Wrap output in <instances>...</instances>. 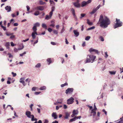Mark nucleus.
<instances>
[{"label":"nucleus","mask_w":123,"mask_h":123,"mask_svg":"<svg viewBox=\"0 0 123 123\" xmlns=\"http://www.w3.org/2000/svg\"><path fill=\"white\" fill-rule=\"evenodd\" d=\"M110 21L107 17H104L102 15L100 16L98 24H100V26L105 28H107L110 24Z\"/></svg>","instance_id":"obj_1"},{"label":"nucleus","mask_w":123,"mask_h":123,"mask_svg":"<svg viewBox=\"0 0 123 123\" xmlns=\"http://www.w3.org/2000/svg\"><path fill=\"white\" fill-rule=\"evenodd\" d=\"M96 58L95 56L92 55H87L86 58L85 62V63L91 62H93Z\"/></svg>","instance_id":"obj_2"},{"label":"nucleus","mask_w":123,"mask_h":123,"mask_svg":"<svg viewBox=\"0 0 123 123\" xmlns=\"http://www.w3.org/2000/svg\"><path fill=\"white\" fill-rule=\"evenodd\" d=\"M116 23L114 26V29L118 27L121 26L122 25V22L120 21V19L116 18Z\"/></svg>","instance_id":"obj_3"},{"label":"nucleus","mask_w":123,"mask_h":123,"mask_svg":"<svg viewBox=\"0 0 123 123\" xmlns=\"http://www.w3.org/2000/svg\"><path fill=\"white\" fill-rule=\"evenodd\" d=\"M74 90L73 88H69L66 90L65 93L67 94L68 93L72 94Z\"/></svg>","instance_id":"obj_4"},{"label":"nucleus","mask_w":123,"mask_h":123,"mask_svg":"<svg viewBox=\"0 0 123 123\" xmlns=\"http://www.w3.org/2000/svg\"><path fill=\"white\" fill-rule=\"evenodd\" d=\"M74 98L73 97H71L67 100V103L68 105L72 104L74 102Z\"/></svg>","instance_id":"obj_5"},{"label":"nucleus","mask_w":123,"mask_h":123,"mask_svg":"<svg viewBox=\"0 0 123 123\" xmlns=\"http://www.w3.org/2000/svg\"><path fill=\"white\" fill-rule=\"evenodd\" d=\"M65 115L63 116V117L64 119H67L70 116V114L69 113L66 112H65Z\"/></svg>","instance_id":"obj_6"},{"label":"nucleus","mask_w":123,"mask_h":123,"mask_svg":"<svg viewBox=\"0 0 123 123\" xmlns=\"http://www.w3.org/2000/svg\"><path fill=\"white\" fill-rule=\"evenodd\" d=\"M35 9V10L42 11L44 10V7L43 6H38L36 7Z\"/></svg>","instance_id":"obj_7"},{"label":"nucleus","mask_w":123,"mask_h":123,"mask_svg":"<svg viewBox=\"0 0 123 123\" xmlns=\"http://www.w3.org/2000/svg\"><path fill=\"white\" fill-rule=\"evenodd\" d=\"M79 2V1H77V2L74 3L73 4L76 7L79 8L80 7V5Z\"/></svg>","instance_id":"obj_8"},{"label":"nucleus","mask_w":123,"mask_h":123,"mask_svg":"<svg viewBox=\"0 0 123 123\" xmlns=\"http://www.w3.org/2000/svg\"><path fill=\"white\" fill-rule=\"evenodd\" d=\"M40 24L38 22H36L34 25V26L32 27V29H37V27H39L40 26Z\"/></svg>","instance_id":"obj_9"},{"label":"nucleus","mask_w":123,"mask_h":123,"mask_svg":"<svg viewBox=\"0 0 123 123\" xmlns=\"http://www.w3.org/2000/svg\"><path fill=\"white\" fill-rule=\"evenodd\" d=\"M25 80V77H22L20 78L19 81L20 82L22 83L24 86H25L26 84L24 81Z\"/></svg>","instance_id":"obj_10"},{"label":"nucleus","mask_w":123,"mask_h":123,"mask_svg":"<svg viewBox=\"0 0 123 123\" xmlns=\"http://www.w3.org/2000/svg\"><path fill=\"white\" fill-rule=\"evenodd\" d=\"M31 112L29 111H27L25 112V115L27 116V117L29 118H31Z\"/></svg>","instance_id":"obj_11"},{"label":"nucleus","mask_w":123,"mask_h":123,"mask_svg":"<svg viewBox=\"0 0 123 123\" xmlns=\"http://www.w3.org/2000/svg\"><path fill=\"white\" fill-rule=\"evenodd\" d=\"M89 51L90 52H94L98 54L99 53V52L98 50L93 49L92 48H91L89 50Z\"/></svg>","instance_id":"obj_12"},{"label":"nucleus","mask_w":123,"mask_h":123,"mask_svg":"<svg viewBox=\"0 0 123 123\" xmlns=\"http://www.w3.org/2000/svg\"><path fill=\"white\" fill-rule=\"evenodd\" d=\"M52 117H53L54 119H56L58 117V116L56 112H53L52 114Z\"/></svg>","instance_id":"obj_13"},{"label":"nucleus","mask_w":123,"mask_h":123,"mask_svg":"<svg viewBox=\"0 0 123 123\" xmlns=\"http://www.w3.org/2000/svg\"><path fill=\"white\" fill-rule=\"evenodd\" d=\"M52 15H50V14L49 13V15H47L46 16V17L45 18V19L46 20H48L50 19L52 16Z\"/></svg>","instance_id":"obj_14"},{"label":"nucleus","mask_w":123,"mask_h":123,"mask_svg":"<svg viewBox=\"0 0 123 123\" xmlns=\"http://www.w3.org/2000/svg\"><path fill=\"white\" fill-rule=\"evenodd\" d=\"M71 11L72 12V13L74 17L76 16L75 13V11L74 9L73 8H71Z\"/></svg>","instance_id":"obj_15"},{"label":"nucleus","mask_w":123,"mask_h":123,"mask_svg":"<svg viewBox=\"0 0 123 123\" xmlns=\"http://www.w3.org/2000/svg\"><path fill=\"white\" fill-rule=\"evenodd\" d=\"M71 11L72 12V13L74 17L76 16L75 13V11L74 9L73 8H71Z\"/></svg>","instance_id":"obj_16"},{"label":"nucleus","mask_w":123,"mask_h":123,"mask_svg":"<svg viewBox=\"0 0 123 123\" xmlns=\"http://www.w3.org/2000/svg\"><path fill=\"white\" fill-rule=\"evenodd\" d=\"M5 9L7 11V12H9L11 11V7L10 6H7L5 7Z\"/></svg>","instance_id":"obj_17"},{"label":"nucleus","mask_w":123,"mask_h":123,"mask_svg":"<svg viewBox=\"0 0 123 123\" xmlns=\"http://www.w3.org/2000/svg\"><path fill=\"white\" fill-rule=\"evenodd\" d=\"M87 4L86 1H84L81 3V6L83 7L86 6Z\"/></svg>","instance_id":"obj_18"},{"label":"nucleus","mask_w":123,"mask_h":123,"mask_svg":"<svg viewBox=\"0 0 123 123\" xmlns=\"http://www.w3.org/2000/svg\"><path fill=\"white\" fill-rule=\"evenodd\" d=\"M73 32L76 37H77L79 36V32H78L77 30H74Z\"/></svg>","instance_id":"obj_19"},{"label":"nucleus","mask_w":123,"mask_h":123,"mask_svg":"<svg viewBox=\"0 0 123 123\" xmlns=\"http://www.w3.org/2000/svg\"><path fill=\"white\" fill-rule=\"evenodd\" d=\"M21 47L18 48V49L16 48V52L18 51V50H19L22 49L24 48V46L23 44L21 45Z\"/></svg>","instance_id":"obj_20"},{"label":"nucleus","mask_w":123,"mask_h":123,"mask_svg":"<svg viewBox=\"0 0 123 123\" xmlns=\"http://www.w3.org/2000/svg\"><path fill=\"white\" fill-rule=\"evenodd\" d=\"M63 100V98L58 99L57 100V102L60 104H62V101Z\"/></svg>","instance_id":"obj_21"},{"label":"nucleus","mask_w":123,"mask_h":123,"mask_svg":"<svg viewBox=\"0 0 123 123\" xmlns=\"http://www.w3.org/2000/svg\"><path fill=\"white\" fill-rule=\"evenodd\" d=\"M10 45V43L9 42H7L5 44V46L7 49L9 48V46Z\"/></svg>","instance_id":"obj_22"},{"label":"nucleus","mask_w":123,"mask_h":123,"mask_svg":"<svg viewBox=\"0 0 123 123\" xmlns=\"http://www.w3.org/2000/svg\"><path fill=\"white\" fill-rule=\"evenodd\" d=\"M55 7L54 6H53L51 7V11L49 12V13L50 14V15H53V12L54 11Z\"/></svg>","instance_id":"obj_23"},{"label":"nucleus","mask_w":123,"mask_h":123,"mask_svg":"<svg viewBox=\"0 0 123 123\" xmlns=\"http://www.w3.org/2000/svg\"><path fill=\"white\" fill-rule=\"evenodd\" d=\"M91 113H93V116H95L96 114V112L95 110L93 109H92L91 110Z\"/></svg>","instance_id":"obj_24"},{"label":"nucleus","mask_w":123,"mask_h":123,"mask_svg":"<svg viewBox=\"0 0 123 123\" xmlns=\"http://www.w3.org/2000/svg\"><path fill=\"white\" fill-rule=\"evenodd\" d=\"M87 23L90 25H93V23L92 22H90L88 19H87Z\"/></svg>","instance_id":"obj_25"},{"label":"nucleus","mask_w":123,"mask_h":123,"mask_svg":"<svg viewBox=\"0 0 123 123\" xmlns=\"http://www.w3.org/2000/svg\"><path fill=\"white\" fill-rule=\"evenodd\" d=\"M77 117H74L73 118L70 119L69 121V122H73L75 121L76 119V118Z\"/></svg>","instance_id":"obj_26"},{"label":"nucleus","mask_w":123,"mask_h":123,"mask_svg":"<svg viewBox=\"0 0 123 123\" xmlns=\"http://www.w3.org/2000/svg\"><path fill=\"white\" fill-rule=\"evenodd\" d=\"M47 61L48 62V64L49 65L52 62V61L51 60V58H48L47 60Z\"/></svg>","instance_id":"obj_27"},{"label":"nucleus","mask_w":123,"mask_h":123,"mask_svg":"<svg viewBox=\"0 0 123 123\" xmlns=\"http://www.w3.org/2000/svg\"><path fill=\"white\" fill-rule=\"evenodd\" d=\"M46 89V87L45 86H43L40 88L39 89L41 90H43Z\"/></svg>","instance_id":"obj_28"},{"label":"nucleus","mask_w":123,"mask_h":123,"mask_svg":"<svg viewBox=\"0 0 123 123\" xmlns=\"http://www.w3.org/2000/svg\"><path fill=\"white\" fill-rule=\"evenodd\" d=\"M97 11L96 9L95 8L94 9H93L92 11L90 12V14H93L95 12Z\"/></svg>","instance_id":"obj_29"},{"label":"nucleus","mask_w":123,"mask_h":123,"mask_svg":"<svg viewBox=\"0 0 123 123\" xmlns=\"http://www.w3.org/2000/svg\"><path fill=\"white\" fill-rule=\"evenodd\" d=\"M39 3L40 5H43L46 4V3L43 2L42 0H40L39 1Z\"/></svg>","instance_id":"obj_30"},{"label":"nucleus","mask_w":123,"mask_h":123,"mask_svg":"<svg viewBox=\"0 0 123 123\" xmlns=\"http://www.w3.org/2000/svg\"><path fill=\"white\" fill-rule=\"evenodd\" d=\"M42 27L43 28H45V29H47V26H46V24H45L44 23H43L42 24Z\"/></svg>","instance_id":"obj_31"},{"label":"nucleus","mask_w":123,"mask_h":123,"mask_svg":"<svg viewBox=\"0 0 123 123\" xmlns=\"http://www.w3.org/2000/svg\"><path fill=\"white\" fill-rule=\"evenodd\" d=\"M31 36H32V38L33 39H35L36 37V36L35 35V34L33 32L32 33Z\"/></svg>","instance_id":"obj_32"},{"label":"nucleus","mask_w":123,"mask_h":123,"mask_svg":"<svg viewBox=\"0 0 123 123\" xmlns=\"http://www.w3.org/2000/svg\"><path fill=\"white\" fill-rule=\"evenodd\" d=\"M39 14V12L38 11H36L34 13V14L36 16L38 15Z\"/></svg>","instance_id":"obj_33"},{"label":"nucleus","mask_w":123,"mask_h":123,"mask_svg":"<svg viewBox=\"0 0 123 123\" xmlns=\"http://www.w3.org/2000/svg\"><path fill=\"white\" fill-rule=\"evenodd\" d=\"M41 66V64L40 63H38L35 66V67L37 68H39Z\"/></svg>","instance_id":"obj_34"},{"label":"nucleus","mask_w":123,"mask_h":123,"mask_svg":"<svg viewBox=\"0 0 123 123\" xmlns=\"http://www.w3.org/2000/svg\"><path fill=\"white\" fill-rule=\"evenodd\" d=\"M109 73L111 75H114L116 73V71H109Z\"/></svg>","instance_id":"obj_35"},{"label":"nucleus","mask_w":123,"mask_h":123,"mask_svg":"<svg viewBox=\"0 0 123 123\" xmlns=\"http://www.w3.org/2000/svg\"><path fill=\"white\" fill-rule=\"evenodd\" d=\"M68 85V83H66L64 84H62L61 85V87H63L66 86H67Z\"/></svg>","instance_id":"obj_36"},{"label":"nucleus","mask_w":123,"mask_h":123,"mask_svg":"<svg viewBox=\"0 0 123 123\" xmlns=\"http://www.w3.org/2000/svg\"><path fill=\"white\" fill-rule=\"evenodd\" d=\"M95 28V27L94 26H92L91 27H90L87 29V30H92L94 29Z\"/></svg>","instance_id":"obj_37"},{"label":"nucleus","mask_w":123,"mask_h":123,"mask_svg":"<svg viewBox=\"0 0 123 123\" xmlns=\"http://www.w3.org/2000/svg\"><path fill=\"white\" fill-rule=\"evenodd\" d=\"M6 34L7 36H9L10 35H12L13 34V33H8L7 32H6Z\"/></svg>","instance_id":"obj_38"},{"label":"nucleus","mask_w":123,"mask_h":123,"mask_svg":"<svg viewBox=\"0 0 123 123\" xmlns=\"http://www.w3.org/2000/svg\"><path fill=\"white\" fill-rule=\"evenodd\" d=\"M73 111V114L71 115V117H74L75 115H76L77 114V113H76L74 112V111Z\"/></svg>","instance_id":"obj_39"},{"label":"nucleus","mask_w":123,"mask_h":123,"mask_svg":"<svg viewBox=\"0 0 123 123\" xmlns=\"http://www.w3.org/2000/svg\"><path fill=\"white\" fill-rule=\"evenodd\" d=\"M86 14L85 13H81L80 14L81 16L80 17V18H82L83 17H84V16Z\"/></svg>","instance_id":"obj_40"},{"label":"nucleus","mask_w":123,"mask_h":123,"mask_svg":"<svg viewBox=\"0 0 123 123\" xmlns=\"http://www.w3.org/2000/svg\"><path fill=\"white\" fill-rule=\"evenodd\" d=\"M53 32L54 33V34H58V32L57 31V30H53Z\"/></svg>","instance_id":"obj_41"},{"label":"nucleus","mask_w":123,"mask_h":123,"mask_svg":"<svg viewBox=\"0 0 123 123\" xmlns=\"http://www.w3.org/2000/svg\"><path fill=\"white\" fill-rule=\"evenodd\" d=\"M32 30L33 31V32L34 33V34L36 35H38V34H37L36 31H37V29H32Z\"/></svg>","instance_id":"obj_42"},{"label":"nucleus","mask_w":123,"mask_h":123,"mask_svg":"<svg viewBox=\"0 0 123 123\" xmlns=\"http://www.w3.org/2000/svg\"><path fill=\"white\" fill-rule=\"evenodd\" d=\"M91 37L90 36H87L85 38V40L86 41H88L89 40Z\"/></svg>","instance_id":"obj_43"},{"label":"nucleus","mask_w":123,"mask_h":123,"mask_svg":"<svg viewBox=\"0 0 123 123\" xmlns=\"http://www.w3.org/2000/svg\"><path fill=\"white\" fill-rule=\"evenodd\" d=\"M50 3L51 4H53L54 5L55 4V3L52 0H50L49 1Z\"/></svg>","instance_id":"obj_44"},{"label":"nucleus","mask_w":123,"mask_h":123,"mask_svg":"<svg viewBox=\"0 0 123 123\" xmlns=\"http://www.w3.org/2000/svg\"><path fill=\"white\" fill-rule=\"evenodd\" d=\"M99 38L101 41H104V38L102 36H100Z\"/></svg>","instance_id":"obj_45"},{"label":"nucleus","mask_w":123,"mask_h":123,"mask_svg":"<svg viewBox=\"0 0 123 123\" xmlns=\"http://www.w3.org/2000/svg\"><path fill=\"white\" fill-rule=\"evenodd\" d=\"M37 88L35 87H33L32 88L31 90L33 91H35Z\"/></svg>","instance_id":"obj_46"},{"label":"nucleus","mask_w":123,"mask_h":123,"mask_svg":"<svg viewBox=\"0 0 123 123\" xmlns=\"http://www.w3.org/2000/svg\"><path fill=\"white\" fill-rule=\"evenodd\" d=\"M38 39L36 40L35 42H34V43H32L33 45L34 46H35V44L37 43L38 42Z\"/></svg>","instance_id":"obj_47"},{"label":"nucleus","mask_w":123,"mask_h":123,"mask_svg":"<svg viewBox=\"0 0 123 123\" xmlns=\"http://www.w3.org/2000/svg\"><path fill=\"white\" fill-rule=\"evenodd\" d=\"M7 55H9V57L10 58H12V55L10 53H7Z\"/></svg>","instance_id":"obj_48"},{"label":"nucleus","mask_w":123,"mask_h":123,"mask_svg":"<svg viewBox=\"0 0 123 123\" xmlns=\"http://www.w3.org/2000/svg\"><path fill=\"white\" fill-rule=\"evenodd\" d=\"M26 52L25 51L24 52V53L22 54H20V56H22L23 55L26 54Z\"/></svg>","instance_id":"obj_49"},{"label":"nucleus","mask_w":123,"mask_h":123,"mask_svg":"<svg viewBox=\"0 0 123 123\" xmlns=\"http://www.w3.org/2000/svg\"><path fill=\"white\" fill-rule=\"evenodd\" d=\"M1 26L3 29L4 31H5L6 30V27L3 26L2 25H1Z\"/></svg>","instance_id":"obj_50"},{"label":"nucleus","mask_w":123,"mask_h":123,"mask_svg":"<svg viewBox=\"0 0 123 123\" xmlns=\"http://www.w3.org/2000/svg\"><path fill=\"white\" fill-rule=\"evenodd\" d=\"M64 26H63L62 28V29L61 30V31L60 32L61 33H63L64 31Z\"/></svg>","instance_id":"obj_51"},{"label":"nucleus","mask_w":123,"mask_h":123,"mask_svg":"<svg viewBox=\"0 0 123 123\" xmlns=\"http://www.w3.org/2000/svg\"><path fill=\"white\" fill-rule=\"evenodd\" d=\"M48 30L49 32H51L52 31V29L49 28L48 29Z\"/></svg>","instance_id":"obj_52"},{"label":"nucleus","mask_w":123,"mask_h":123,"mask_svg":"<svg viewBox=\"0 0 123 123\" xmlns=\"http://www.w3.org/2000/svg\"><path fill=\"white\" fill-rule=\"evenodd\" d=\"M105 58H107L108 56V55L107 54V52H105Z\"/></svg>","instance_id":"obj_53"},{"label":"nucleus","mask_w":123,"mask_h":123,"mask_svg":"<svg viewBox=\"0 0 123 123\" xmlns=\"http://www.w3.org/2000/svg\"><path fill=\"white\" fill-rule=\"evenodd\" d=\"M49 122V120L47 119H45L44 120L43 123H48Z\"/></svg>","instance_id":"obj_54"},{"label":"nucleus","mask_w":123,"mask_h":123,"mask_svg":"<svg viewBox=\"0 0 123 123\" xmlns=\"http://www.w3.org/2000/svg\"><path fill=\"white\" fill-rule=\"evenodd\" d=\"M41 92H35L34 93V94L36 95H37L39 94Z\"/></svg>","instance_id":"obj_55"},{"label":"nucleus","mask_w":123,"mask_h":123,"mask_svg":"<svg viewBox=\"0 0 123 123\" xmlns=\"http://www.w3.org/2000/svg\"><path fill=\"white\" fill-rule=\"evenodd\" d=\"M87 4L90 3L92 2V0H88L87 1H86Z\"/></svg>","instance_id":"obj_56"},{"label":"nucleus","mask_w":123,"mask_h":123,"mask_svg":"<svg viewBox=\"0 0 123 123\" xmlns=\"http://www.w3.org/2000/svg\"><path fill=\"white\" fill-rule=\"evenodd\" d=\"M101 6V5H99L96 8H95L96 9L97 11L99 8H100Z\"/></svg>","instance_id":"obj_57"},{"label":"nucleus","mask_w":123,"mask_h":123,"mask_svg":"<svg viewBox=\"0 0 123 123\" xmlns=\"http://www.w3.org/2000/svg\"><path fill=\"white\" fill-rule=\"evenodd\" d=\"M65 42L66 44H68L69 43V42H68L67 38H65Z\"/></svg>","instance_id":"obj_58"},{"label":"nucleus","mask_w":123,"mask_h":123,"mask_svg":"<svg viewBox=\"0 0 123 123\" xmlns=\"http://www.w3.org/2000/svg\"><path fill=\"white\" fill-rule=\"evenodd\" d=\"M63 108L64 109H66L67 108V106L66 105H63Z\"/></svg>","instance_id":"obj_59"},{"label":"nucleus","mask_w":123,"mask_h":123,"mask_svg":"<svg viewBox=\"0 0 123 123\" xmlns=\"http://www.w3.org/2000/svg\"><path fill=\"white\" fill-rule=\"evenodd\" d=\"M26 7L27 9V11H28L30 9V7L29 6H26Z\"/></svg>","instance_id":"obj_60"},{"label":"nucleus","mask_w":123,"mask_h":123,"mask_svg":"<svg viewBox=\"0 0 123 123\" xmlns=\"http://www.w3.org/2000/svg\"><path fill=\"white\" fill-rule=\"evenodd\" d=\"M51 44L52 45H56V43L55 42H51Z\"/></svg>","instance_id":"obj_61"},{"label":"nucleus","mask_w":123,"mask_h":123,"mask_svg":"<svg viewBox=\"0 0 123 123\" xmlns=\"http://www.w3.org/2000/svg\"><path fill=\"white\" fill-rule=\"evenodd\" d=\"M11 36L10 37V38L11 39H12L13 38H14L15 37V36L14 35H11Z\"/></svg>","instance_id":"obj_62"},{"label":"nucleus","mask_w":123,"mask_h":123,"mask_svg":"<svg viewBox=\"0 0 123 123\" xmlns=\"http://www.w3.org/2000/svg\"><path fill=\"white\" fill-rule=\"evenodd\" d=\"M11 45L13 47L14 46V45L15 44L13 42H11Z\"/></svg>","instance_id":"obj_63"},{"label":"nucleus","mask_w":123,"mask_h":123,"mask_svg":"<svg viewBox=\"0 0 123 123\" xmlns=\"http://www.w3.org/2000/svg\"><path fill=\"white\" fill-rule=\"evenodd\" d=\"M51 123H58V122L57 121L55 120V121Z\"/></svg>","instance_id":"obj_64"}]
</instances>
